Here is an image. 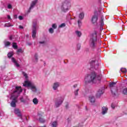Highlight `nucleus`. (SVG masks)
I'll return each instance as SVG.
<instances>
[{
	"instance_id": "28",
	"label": "nucleus",
	"mask_w": 127,
	"mask_h": 127,
	"mask_svg": "<svg viewBox=\"0 0 127 127\" xmlns=\"http://www.w3.org/2000/svg\"><path fill=\"white\" fill-rule=\"evenodd\" d=\"M121 71L122 73H124V74H126L127 72V68H121Z\"/></svg>"
},
{
	"instance_id": "24",
	"label": "nucleus",
	"mask_w": 127,
	"mask_h": 127,
	"mask_svg": "<svg viewBox=\"0 0 127 127\" xmlns=\"http://www.w3.org/2000/svg\"><path fill=\"white\" fill-rule=\"evenodd\" d=\"M49 32L50 33V34H53V33H54V29L52 27L50 28L49 29Z\"/></svg>"
},
{
	"instance_id": "49",
	"label": "nucleus",
	"mask_w": 127,
	"mask_h": 127,
	"mask_svg": "<svg viewBox=\"0 0 127 127\" xmlns=\"http://www.w3.org/2000/svg\"><path fill=\"white\" fill-rule=\"evenodd\" d=\"M9 39H10V40H11V39H12V36H10L9 37Z\"/></svg>"
},
{
	"instance_id": "6",
	"label": "nucleus",
	"mask_w": 127,
	"mask_h": 127,
	"mask_svg": "<svg viewBox=\"0 0 127 127\" xmlns=\"http://www.w3.org/2000/svg\"><path fill=\"white\" fill-rule=\"evenodd\" d=\"M39 28L38 23L37 20H35L33 22V27L32 30V38H35L36 37V33L37 32V29Z\"/></svg>"
},
{
	"instance_id": "11",
	"label": "nucleus",
	"mask_w": 127,
	"mask_h": 127,
	"mask_svg": "<svg viewBox=\"0 0 127 127\" xmlns=\"http://www.w3.org/2000/svg\"><path fill=\"white\" fill-rule=\"evenodd\" d=\"M47 43V39H46V38L44 37L43 38V40L42 41H40L39 42V44H40V45L41 46H45V45H46Z\"/></svg>"
},
{
	"instance_id": "29",
	"label": "nucleus",
	"mask_w": 127,
	"mask_h": 127,
	"mask_svg": "<svg viewBox=\"0 0 127 127\" xmlns=\"http://www.w3.org/2000/svg\"><path fill=\"white\" fill-rule=\"evenodd\" d=\"M52 28L53 29H56L57 28V24L56 23H54L52 25Z\"/></svg>"
},
{
	"instance_id": "35",
	"label": "nucleus",
	"mask_w": 127,
	"mask_h": 127,
	"mask_svg": "<svg viewBox=\"0 0 127 127\" xmlns=\"http://www.w3.org/2000/svg\"><path fill=\"white\" fill-rule=\"evenodd\" d=\"M39 121L41 123H45V120L43 118H39Z\"/></svg>"
},
{
	"instance_id": "10",
	"label": "nucleus",
	"mask_w": 127,
	"mask_h": 127,
	"mask_svg": "<svg viewBox=\"0 0 127 127\" xmlns=\"http://www.w3.org/2000/svg\"><path fill=\"white\" fill-rule=\"evenodd\" d=\"M38 1V0H34L32 1L30 4V7L28 10V12H29L30 11H31V9H33L34 8V6H35Z\"/></svg>"
},
{
	"instance_id": "21",
	"label": "nucleus",
	"mask_w": 127,
	"mask_h": 127,
	"mask_svg": "<svg viewBox=\"0 0 127 127\" xmlns=\"http://www.w3.org/2000/svg\"><path fill=\"white\" fill-rule=\"evenodd\" d=\"M4 44L5 45V47H8V46H9V45L11 44V43L9 42V41H4Z\"/></svg>"
},
{
	"instance_id": "51",
	"label": "nucleus",
	"mask_w": 127,
	"mask_h": 127,
	"mask_svg": "<svg viewBox=\"0 0 127 127\" xmlns=\"http://www.w3.org/2000/svg\"><path fill=\"white\" fill-rule=\"evenodd\" d=\"M39 117H40V115H38V117L39 118Z\"/></svg>"
},
{
	"instance_id": "32",
	"label": "nucleus",
	"mask_w": 127,
	"mask_h": 127,
	"mask_svg": "<svg viewBox=\"0 0 127 127\" xmlns=\"http://www.w3.org/2000/svg\"><path fill=\"white\" fill-rule=\"evenodd\" d=\"M17 53H23V51L22 49L20 48L17 50Z\"/></svg>"
},
{
	"instance_id": "38",
	"label": "nucleus",
	"mask_w": 127,
	"mask_h": 127,
	"mask_svg": "<svg viewBox=\"0 0 127 127\" xmlns=\"http://www.w3.org/2000/svg\"><path fill=\"white\" fill-rule=\"evenodd\" d=\"M18 18L20 20H22V19H23V17H22V16H19Z\"/></svg>"
},
{
	"instance_id": "20",
	"label": "nucleus",
	"mask_w": 127,
	"mask_h": 127,
	"mask_svg": "<svg viewBox=\"0 0 127 127\" xmlns=\"http://www.w3.org/2000/svg\"><path fill=\"white\" fill-rule=\"evenodd\" d=\"M38 61V55L37 54H35L33 62L36 63Z\"/></svg>"
},
{
	"instance_id": "26",
	"label": "nucleus",
	"mask_w": 127,
	"mask_h": 127,
	"mask_svg": "<svg viewBox=\"0 0 127 127\" xmlns=\"http://www.w3.org/2000/svg\"><path fill=\"white\" fill-rule=\"evenodd\" d=\"M7 56H8V58H10L12 57V56H13V52H10L8 53L7 54Z\"/></svg>"
},
{
	"instance_id": "44",
	"label": "nucleus",
	"mask_w": 127,
	"mask_h": 127,
	"mask_svg": "<svg viewBox=\"0 0 127 127\" xmlns=\"http://www.w3.org/2000/svg\"><path fill=\"white\" fill-rule=\"evenodd\" d=\"M7 18L8 19H11L10 18V16H9V15H7Z\"/></svg>"
},
{
	"instance_id": "27",
	"label": "nucleus",
	"mask_w": 127,
	"mask_h": 127,
	"mask_svg": "<svg viewBox=\"0 0 127 127\" xmlns=\"http://www.w3.org/2000/svg\"><path fill=\"white\" fill-rule=\"evenodd\" d=\"M75 33H76V35H77V36H78V37H81V35H82V33H81V32L79 31H76Z\"/></svg>"
},
{
	"instance_id": "34",
	"label": "nucleus",
	"mask_w": 127,
	"mask_h": 127,
	"mask_svg": "<svg viewBox=\"0 0 127 127\" xmlns=\"http://www.w3.org/2000/svg\"><path fill=\"white\" fill-rule=\"evenodd\" d=\"M79 92V89H77L74 91V95L75 96H78Z\"/></svg>"
},
{
	"instance_id": "8",
	"label": "nucleus",
	"mask_w": 127,
	"mask_h": 127,
	"mask_svg": "<svg viewBox=\"0 0 127 127\" xmlns=\"http://www.w3.org/2000/svg\"><path fill=\"white\" fill-rule=\"evenodd\" d=\"M63 101H64V98H63V97H59V98H58L55 102L56 108H59V107H60V106L62 105Z\"/></svg>"
},
{
	"instance_id": "33",
	"label": "nucleus",
	"mask_w": 127,
	"mask_h": 127,
	"mask_svg": "<svg viewBox=\"0 0 127 127\" xmlns=\"http://www.w3.org/2000/svg\"><path fill=\"white\" fill-rule=\"evenodd\" d=\"M123 93L124 95H127V88H125L123 89Z\"/></svg>"
},
{
	"instance_id": "43",
	"label": "nucleus",
	"mask_w": 127,
	"mask_h": 127,
	"mask_svg": "<svg viewBox=\"0 0 127 127\" xmlns=\"http://www.w3.org/2000/svg\"><path fill=\"white\" fill-rule=\"evenodd\" d=\"M65 107L66 109H68V108H69V104H67L66 105H65Z\"/></svg>"
},
{
	"instance_id": "4",
	"label": "nucleus",
	"mask_w": 127,
	"mask_h": 127,
	"mask_svg": "<svg viewBox=\"0 0 127 127\" xmlns=\"http://www.w3.org/2000/svg\"><path fill=\"white\" fill-rule=\"evenodd\" d=\"M97 44V31H95L90 35L89 45L91 48H95Z\"/></svg>"
},
{
	"instance_id": "17",
	"label": "nucleus",
	"mask_w": 127,
	"mask_h": 127,
	"mask_svg": "<svg viewBox=\"0 0 127 127\" xmlns=\"http://www.w3.org/2000/svg\"><path fill=\"white\" fill-rule=\"evenodd\" d=\"M97 25L104 26V19L103 18V17H101V18L100 19L98 22H97Z\"/></svg>"
},
{
	"instance_id": "15",
	"label": "nucleus",
	"mask_w": 127,
	"mask_h": 127,
	"mask_svg": "<svg viewBox=\"0 0 127 127\" xmlns=\"http://www.w3.org/2000/svg\"><path fill=\"white\" fill-rule=\"evenodd\" d=\"M98 20V16L97 15H93L91 18V22L92 23H96L97 21Z\"/></svg>"
},
{
	"instance_id": "18",
	"label": "nucleus",
	"mask_w": 127,
	"mask_h": 127,
	"mask_svg": "<svg viewBox=\"0 0 127 127\" xmlns=\"http://www.w3.org/2000/svg\"><path fill=\"white\" fill-rule=\"evenodd\" d=\"M89 101L91 103V104H94L96 102V99L93 96H90L89 97Z\"/></svg>"
},
{
	"instance_id": "16",
	"label": "nucleus",
	"mask_w": 127,
	"mask_h": 127,
	"mask_svg": "<svg viewBox=\"0 0 127 127\" xmlns=\"http://www.w3.org/2000/svg\"><path fill=\"white\" fill-rule=\"evenodd\" d=\"M14 113L18 116V117H20L21 118V114L20 113V110L19 109L16 108L14 110Z\"/></svg>"
},
{
	"instance_id": "12",
	"label": "nucleus",
	"mask_w": 127,
	"mask_h": 127,
	"mask_svg": "<svg viewBox=\"0 0 127 127\" xmlns=\"http://www.w3.org/2000/svg\"><path fill=\"white\" fill-rule=\"evenodd\" d=\"M11 61L13 63L14 66H15L17 67H20V65L17 63V61H16V60L14 59V58H11Z\"/></svg>"
},
{
	"instance_id": "40",
	"label": "nucleus",
	"mask_w": 127,
	"mask_h": 127,
	"mask_svg": "<svg viewBox=\"0 0 127 127\" xmlns=\"http://www.w3.org/2000/svg\"><path fill=\"white\" fill-rule=\"evenodd\" d=\"M77 50H80V48H81V45H77Z\"/></svg>"
},
{
	"instance_id": "3",
	"label": "nucleus",
	"mask_w": 127,
	"mask_h": 127,
	"mask_svg": "<svg viewBox=\"0 0 127 127\" xmlns=\"http://www.w3.org/2000/svg\"><path fill=\"white\" fill-rule=\"evenodd\" d=\"M72 0H64L60 5V7L63 12H67L71 6V2Z\"/></svg>"
},
{
	"instance_id": "39",
	"label": "nucleus",
	"mask_w": 127,
	"mask_h": 127,
	"mask_svg": "<svg viewBox=\"0 0 127 127\" xmlns=\"http://www.w3.org/2000/svg\"><path fill=\"white\" fill-rule=\"evenodd\" d=\"M96 62V61L95 60H93L90 62L91 64H94Z\"/></svg>"
},
{
	"instance_id": "36",
	"label": "nucleus",
	"mask_w": 127,
	"mask_h": 127,
	"mask_svg": "<svg viewBox=\"0 0 127 127\" xmlns=\"http://www.w3.org/2000/svg\"><path fill=\"white\" fill-rule=\"evenodd\" d=\"M77 22L78 26H81L82 25V22L81 21V20H79Z\"/></svg>"
},
{
	"instance_id": "46",
	"label": "nucleus",
	"mask_w": 127,
	"mask_h": 127,
	"mask_svg": "<svg viewBox=\"0 0 127 127\" xmlns=\"http://www.w3.org/2000/svg\"><path fill=\"white\" fill-rule=\"evenodd\" d=\"M27 45H28L29 46H30L31 45V43H28Z\"/></svg>"
},
{
	"instance_id": "2",
	"label": "nucleus",
	"mask_w": 127,
	"mask_h": 127,
	"mask_svg": "<svg viewBox=\"0 0 127 127\" xmlns=\"http://www.w3.org/2000/svg\"><path fill=\"white\" fill-rule=\"evenodd\" d=\"M101 75H97L94 71L87 74L84 78V83L87 84L89 83H96L97 81H101Z\"/></svg>"
},
{
	"instance_id": "37",
	"label": "nucleus",
	"mask_w": 127,
	"mask_h": 127,
	"mask_svg": "<svg viewBox=\"0 0 127 127\" xmlns=\"http://www.w3.org/2000/svg\"><path fill=\"white\" fill-rule=\"evenodd\" d=\"M111 107L112 108V109H115V108H116V105H115L114 104H112Z\"/></svg>"
},
{
	"instance_id": "14",
	"label": "nucleus",
	"mask_w": 127,
	"mask_h": 127,
	"mask_svg": "<svg viewBox=\"0 0 127 127\" xmlns=\"http://www.w3.org/2000/svg\"><path fill=\"white\" fill-rule=\"evenodd\" d=\"M103 94H104V91H103L102 89H99L96 93L97 98H100V97H101Z\"/></svg>"
},
{
	"instance_id": "9",
	"label": "nucleus",
	"mask_w": 127,
	"mask_h": 127,
	"mask_svg": "<svg viewBox=\"0 0 127 127\" xmlns=\"http://www.w3.org/2000/svg\"><path fill=\"white\" fill-rule=\"evenodd\" d=\"M61 84L60 82L56 81L53 83L52 86V89L54 91H58V88L60 87Z\"/></svg>"
},
{
	"instance_id": "22",
	"label": "nucleus",
	"mask_w": 127,
	"mask_h": 127,
	"mask_svg": "<svg viewBox=\"0 0 127 127\" xmlns=\"http://www.w3.org/2000/svg\"><path fill=\"white\" fill-rule=\"evenodd\" d=\"M33 103L35 105H38V99L37 98H35L33 99Z\"/></svg>"
},
{
	"instance_id": "1",
	"label": "nucleus",
	"mask_w": 127,
	"mask_h": 127,
	"mask_svg": "<svg viewBox=\"0 0 127 127\" xmlns=\"http://www.w3.org/2000/svg\"><path fill=\"white\" fill-rule=\"evenodd\" d=\"M22 92V89L21 86H16L15 90L13 91L11 94L10 99L12 100L10 106L13 108L16 107V103H17V98L19 97L20 93Z\"/></svg>"
},
{
	"instance_id": "47",
	"label": "nucleus",
	"mask_w": 127,
	"mask_h": 127,
	"mask_svg": "<svg viewBox=\"0 0 127 127\" xmlns=\"http://www.w3.org/2000/svg\"><path fill=\"white\" fill-rule=\"evenodd\" d=\"M77 84H75L73 85V88H77Z\"/></svg>"
},
{
	"instance_id": "50",
	"label": "nucleus",
	"mask_w": 127,
	"mask_h": 127,
	"mask_svg": "<svg viewBox=\"0 0 127 127\" xmlns=\"http://www.w3.org/2000/svg\"><path fill=\"white\" fill-rule=\"evenodd\" d=\"M14 17H15V18H16L17 17V15H14Z\"/></svg>"
},
{
	"instance_id": "7",
	"label": "nucleus",
	"mask_w": 127,
	"mask_h": 127,
	"mask_svg": "<svg viewBox=\"0 0 127 127\" xmlns=\"http://www.w3.org/2000/svg\"><path fill=\"white\" fill-rule=\"evenodd\" d=\"M117 84V82H111L109 84V86L111 88V92L112 93V95L114 96H116L118 94V87H115Z\"/></svg>"
},
{
	"instance_id": "48",
	"label": "nucleus",
	"mask_w": 127,
	"mask_h": 127,
	"mask_svg": "<svg viewBox=\"0 0 127 127\" xmlns=\"http://www.w3.org/2000/svg\"><path fill=\"white\" fill-rule=\"evenodd\" d=\"M20 101H21V102H22L23 103L24 102V100H23V99H22V98L20 99Z\"/></svg>"
},
{
	"instance_id": "45",
	"label": "nucleus",
	"mask_w": 127,
	"mask_h": 127,
	"mask_svg": "<svg viewBox=\"0 0 127 127\" xmlns=\"http://www.w3.org/2000/svg\"><path fill=\"white\" fill-rule=\"evenodd\" d=\"M19 28H20L21 29H23V27L22 26H21V25L19 26Z\"/></svg>"
},
{
	"instance_id": "19",
	"label": "nucleus",
	"mask_w": 127,
	"mask_h": 127,
	"mask_svg": "<svg viewBox=\"0 0 127 127\" xmlns=\"http://www.w3.org/2000/svg\"><path fill=\"white\" fill-rule=\"evenodd\" d=\"M58 126V122H57V121L52 122L50 124L51 127H57Z\"/></svg>"
},
{
	"instance_id": "25",
	"label": "nucleus",
	"mask_w": 127,
	"mask_h": 127,
	"mask_svg": "<svg viewBox=\"0 0 127 127\" xmlns=\"http://www.w3.org/2000/svg\"><path fill=\"white\" fill-rule=\"evenodd\" d=\"M12 47L14 49H17V44L16 43H12Z\"/></svg>"
},
{
	"instance_id": "13",
	"label": "nucleus",
	"mask_w": 127,
	"mask_h": 127,
	"mask_svg": "<svg viewBox=\"0 0 127 127\" xmlns=\"http://www.w3.org/2000/svg\"><path fill=\"white\" fill-rule=\"evenodd\" d=\"M101 114L104 116L108 113V108L106 107H103L101 109Z\"/></svg>"
},
{
	"instance_id": "5",
	"label": "nucleus",
	"mask_w": 127,
	"mask_h": 127,
	"mask_svg": "<svg viewBox=\"0 0 127 127\" xmlns=\"http://www.w3.org/2000/svg\"><path fill=\"white\" fill-rule=\"evenodd\" d=\"M23 86L24 87H29L30 90L34 93H36V92H37V88H36L34 83L29 80L25 81Z\"/></svg>"
},
{
	"instance_id": "23",
	"label": "nucleus",
	"mask_w": 127,
	"mask_h": 127,
	"mask_svg": "<svg viewBox=\"0 0 127 127\" xmlns=\"http://www.w3.org/2000/svg\"><path fill=\"white\" fill-rule=\"evenodd\" d=\"M84 15H85V14L84 13V12L80 13L79 15V17L80 19H83V18H84Z\"/></svg>"
},
{
	"instance_id": "30",
	"label": "nucleus",
	"mask_w": 127,
	"mask_h": 127,
	"mask_svg": "<svg viewBox=\"0 0 127 127\" xmlns=\"http://www.w3.org/2000/svg\"><path fill=\"white\" fill-rule=\"evenodd\" d=\"M66 26V24L65 23H62L59 26V28H62L63 27H65Z\"/></svg>"
},
{
	"instance_id": "42",
	"label": "nucleus",
	"mask_w": 127,
	"mask_h": 127,
	"mask_svg": "<svg viewBox=\"0 0 127 127\" xmlns=\"http://www.w3.org/2000/svg\"><path fill=\"white\" fill-rule=\"evenodd\" d=\"M7 27H9V26H13V25L11 24H8V25H6Z\"/></svg>"
},
{
	"instance_id": "41",
	"label": "nucleus",
	"mask_w": 127,
	"mask_h": 127,
	"mask_svg": "<svg viewBox=\"0 0 127 127\" xmlns=\"http://www.w3.org/2000/svg\"><path fill=\"white\" fill-rule=\"evenodd\" d=\"M7 7H8V8L10 9V8H11V7H12V6H11V5L10 4H9L7 6Z\"/></svg>"
},
{
	"instance_id": "31",
	"label": "nucleus",
	"mask_w": 127,
	"mask_h": 127,
	"mask_svg": "<svg viewBox=\"0 0 127 127\" xmlns=\"http://www.w3.org/2000/svg\"><path fill=\"white\" fill-rule=\"evenodd\" d=\"M22 74L24 77H25V79L27 80V79H28V75L27 74V73L24 72H23Z\"/></svg>"
}]
</instances>
